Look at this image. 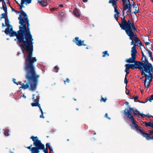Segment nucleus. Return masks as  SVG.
<instances>
[{
  "instance_id": "nucleus-1",
  "label": "nucleus",
  "mask_w": 153,
  "mask_h": 153,
  "mask_svg": "<svg viewBox=\"0 0 153 153\" xmlns=\"http://www.w3.org/2000/svg\"><path fill=\"white\" fill-rule=\"evenodd\" d=\"M10 34V37H16L17 44L23 52L25 51L27 53V56L25 59L24 69L26 71L25 77L27 80L28 82H27L25 84L23 83L19 88H22L25 90L29 88L30 84V89L32 91H34L36 90L40 76L36 74L34 64L37 61V59L36 57H32L33 49L29 43L27 44L25 42L26 38L23 33L20 31V29L16 32L13 31L12 28V31H11Z\"/></svg>"
},
{
  "instance_id": "nucleus-2",
  "label": "nucleus",
  "mask_w": 153,
  "mask_h": 153,
  "mask_svg": "<svg viewBox=\"0 0 153 153\" xmlns=\"http://www.w3.org/2000/svg\"><path fill=\"white\" fill-rule=\"evenodd\" d=\"M18 19L19 20V23L20 25L19 26L20 31L23 33L25 37L26 38L25 42L27 44L29 43L32 49H33V38L32 36L29 27L30 25L29 23L27 24V27L26 23L24 20V18L20 15H19Z\"/></svg>"
},
{
  "instance_id": "nucleus-3",
  "label": "nucleus",
  "mask_w": 153,
  "mask_h": 153,
  "mask_svg": "<svg viewBox=\"0 0 153 153\" xmlns=\"http://www.w3.org/2000/svg\"><path fill=\"white\" fill-rule=\"evenodd\" d=\"M129 108V109L126 108L124 110V114L125 116H127V117L130 119L132 122L133 124L134 125V126L135 129H138L139 127L137 125L134 120L131 111H133V114L134 115L137 116L139 115L140 112L137 109H135L134 110L133 108L130 107L129 106H128Z\"/></svg>"
},
{
  "instance_id": "nucleus-4",
  "label": "nucleus",
  "mask_w": 153,
  "mask_h": 153,
  "mask_svg": "<svg viewBox=\"0 0 153 153\" xmlns=\"http://www.w3.org/2000/svg\"><path fill=\"white\" fill-rule=\"evenodd\" d=\"M124 11L123 9L122 11V15L123 18H121V23H119V25L122 29L124 30L128 28H130L131 26L134 25L133 24L131 23L130 20H128L127 21L125 19V16H124Z\"/></svg>"
},
{
  "instance_id": "nucleus-5",
  "label": "nucleus",
  "mask_w": 153,
  "mask_h": 153,
  "mask_svg": "<svg viewBox=\"0 0 153 153\" xmlns=\"http://www.w3.org/2000/svg\"><path fill=\"white\" fill-rule=\"evenodd\" d=\"M30 138L33 142V145L40 150H43L45 148V145L43 144L40 140H39L37 137L31 136Z\"/></svg>"
},
{
  "instance_id": "nucleus-6",
  "label": "nucleus",
  "mask_w": 153,
  "mask_h": 153,
  "mask_svg": "<svg viewBox=\"0 0 153 153\" xmlns=\"http://www.w3.org/2000/svg\"><path fill=\"white\" fill-rule=\"evenodd\" d=\"M142 67L146 73L153 72V66L149 62L148 60L143 62Z\"/></svg>"
},
{
  "instance_id": "nucleus-7",
  "label": "nucleus",
  "mask_w": 153,
  "mask_h": 153,
  "mask_svg": "<svg viewBox=\"0 0 153 153\" xmlns=\"http://www.w3.org/2000/svg\"><path fill=\"white\" fill-rule=\"evenodd\" d=\"M131 26L130 28H128V29L132 37L134 39V41L136 43H139L140 42V40L137 37V35L135 33V31L137 32V31L134 25Z\"/></svg>"
},
{
  "instance_id": "nucleus-8",
  "label": "nucleus",
  "mask_w": 153,
  "mask_h": 153,
  "mask_svg": "<svg viewBox=\"0 0 153 153\" xmlns=\"http://www.w3.org/2000/svg\"><path fill=\"white\" fill-rule=\"evenodd\" d=\"M136 130L137 131H139L141 134L144 137H146V140H153V136H152L151 137L150 136H149V134L143 131V129L141 127H140L138 128V129H136Z\"/></svg>"
},
{
  "instance_id": "nucleus-9",
  "label": "nucleus",
  "mask_w": 153,
  "mask_h": 153,
  "mask_svg": "<svg viewBox=\"0 0 153 153\" xmlns=\"http://www.w3.org/2000/svg\"><path fill=\"white\" fill-rule=\"evenodd\" d=\"M73 42H75L76 45L79 46H80L82 45L84 46H86L87 45L84 44V41H82L81 39H79V38L78 37H76L74 39H73Z\"/></svg>"
},
{
  "instance_id": "nucleus-10",
  "label": "nucleus",
  "mask_w": 153,
  "mask_h": 153,
  "mask_svg": "<svg viewBox=\"0 0 153 153\" xmlns=\"http://www.w3.org/2000/svg\"><path fill=\"white\" fill-rule=\"evenodd\" d=\"M125 31V32L126 33V34L129 36V39L130 40H132L131 42V45H133L134 46H135V47L136 46V45L135 43L134 42V39L131 36V35L130 33L129 30H128V29L124 30Z\"/></svg>"
},
{
  "instance_id": "nucleus-11",
  "label": "nucleus",
  "mask_w": 153,
  "mask_h": 153,
  "mask_svg": "<svg viewBox=\"0 0 153 153\" xmlns=\"http://www.w3.org/2000/svg\"><path fill=\"white\" fill-rule=\"evenodd\" d=\"M134 65L136 68L141 70L142 69V66L143 62L140 61H138L135 60L134 62Z\"/></svg>"
},
{
  "instance_id": "nucleus-12",
  "label": "nucleus",
  "mask_w": 153,
  "mask_h": 153,
  "mask_svg": "<svg viewBox=\"0 0 153 153\" xmlns=\"http://www.w3.org/2000/svg\"><path fill=\"white\" fill-rule=\"evenodd\" d=\"M39 97L38 96H36V99L33 100V102L31 103V105L33 106H39L40 104L39 103Z\"/></svg>"
},
{
  "instance_id": "nucleus-13",
  "label": "nucleus",
  "mask_w": 153,
  "mask_h": 153,
  "mask_svg": "<svg viewBox=\"0 0 153 153\" xmlns=\"http://www.w3.org/2000/svg\"><path fill=\"white\" fill-rule=\"evenodd\" d=\"M21 15L24 16V21L25 20L26 22V24H29V20L28 19V17L26 13L24 11H22L21 12Z\"/></svg>"
},
{
  "instance_id": "nucleus-14",
  "label": "nucleus",
  "mask_w": 153,
  "mask_h": 153,
  "mask_svg": "<svg viewBox=\"0 0 153 153\" xmlns=\"http://www.w3.org/2000/svg\"><path fill=\"white\" fill-rule=\"evenodd\" d=\"M131 57L128 59H126V62L128 63H134L135 62L136 56H131Z\"/></svg>"
},
{
  "instance_id": "nucleus-15",
  "label": "nucleus",
  "mask_w": 153,
  "mask_h": 153,
  "mask_svg": "<svg viewBox=\"0 0 153 153\" xmlns=\"http://www.w3.org/2000/svg\"><path fill=\"white\" fill-rule=\"evenodd\" d=\"M65 10H63L60 13L59 15V17L61 20H63L65 17Z\"/></svg>"
},
{
  "instance_id": "nucleus-16",
  "label": "nucleus",
  "mask_w": 153,
  "mask_h": 153,
  "mask_svg": "<svg viewBox=\"0 0 153 153\" xmlns=\"http://www.w3.org/2000/svg\"><path fill=\"white\" fill-rule=\"evenodd\" d=\"M131 4L130 3V2H127V3H126V2L125 3V4L124 5H123V9L124 10H125L128 9V8H131Z\"/></svg>"
},
{
  "instance_id": "nucleus-17",
  "label": "nucleus",
  "mask_w": 153,
  "mask_h": 153,
  "mask_svg": "<svg viewBox=\"0 0 153 153\" xmlns=\"http://www.w3.org/2000/svg\"><path fill=\"white\" fill-rule=\"evenodd\" d=\"M8 28H6L4 31H3V32L4 31L5 33L7 35L9 34H10L11 31H12V26L11 25L10 27H8Z\"/></svg>"
},
{
  "instance_id": "nucleus-18",
  "label": "nucleus",
  "mask_w": 153,
  "mask_h": 153,
  "mask_svg": "<svg viewBox=\"0 0 153 153\" xmlns=\"http://www.w3.org/2000/svg\"><path fill=\"white\" fill-rule=\"evenodd\" d=\"M131 56H136V54H137V50L136 49V47H135L134 46H133L132 48H131Z\"/></svg>"
},
{
  "instance_id": "nucleus-19",
  "label": "nucleus",
  "mask_w": 153,
  "mask_h": 153,
  "mask_svg": "<svg viewBox=\"0 0 153 153\" xmlns=\"http://www.w3.org/2000/svg\"><path fill=\"white\" fill-rule=\"evenodd\" d=\"M39 150H40L36 147H33L31 148V153H39L40 152Z\"/></svg>"
},
{
  "instance_id": "nucleus-20",
  "label": "nucleus",
  "mask_w": 153,
  "mask_h": 153,
  "mask_svg": "<svg viewBox=\"0 0 153 153\" xmlns=\"http://www.w3.org/2000/svg\"><path fill=\"white\" fill-rule=\"evenodd\" d=\"M5 24L4 25V23H2V27H10L11 25L10 24L9 20H8L7 19L5 20Z\"/></svg>"
},
{
  "instance_id": "nucleus-21",
  "label": "nucleus",
  "mask_w": 153,
  "mask_h": 153,
  "mask_svg": "<svg viewBox=\"0 0 153 153\" xmlns=\"http://www.w3.org/2000/svg\"><path fill=\"white\" fill-rule=\"evenodd\" d=\"M143 124H145L146 127L149 126L153 128V123H152L150 122L147 123L146 122L143 121Z\"/></svg>"
},
{
  "instance_id": "nucleus-22",
  "label": "nucleus",
  "mask_w": 153,
  "mask_h": 153,
  "mask_svg": "<svg viewBox=\"0 0 153 153\" xmlns=\"http://www.w3.org/2000/svg\"><path fill=\"white\" fill-rule=\"evenodd\" d=\"M141 53L142 54V57L141 58V60L143 62H144L147 60H148L146 56L144 55L143 52L142 51Z\"/></svg>"
},
{
  "instance_id": "nucleus-23",
  "label": "nucleus",
  "mask_w": 153,
  "mask_h": 153,
  "mask_svg": "<svg viewBox=\"0 0 153 153\" xmlns=\"http://www.w3.org/2000/svg\"><path fill=\"white\" fill-rule=\"evenodd\" d=\"M141 53L142 54V57L141 58V60L143 62H144L147 60H148L146 56L144 55L143 52L142 51Z\"/></svg>"
},
{
  "instance_id": "nucleus-24",
  "label": "nucleus",
  "mask_w": 153,
  "mask_h": 153,
  "mask_svg": "<svg viewBox=\"0 0 153 153\" xmlns=\"http://www.w3.org/2000/svg\"><path fill=\"white\" fill-rule=\"evenodd\" d=\"M73 13L74 15L76 17H79V13L78 10L76 8H75L74 9Z\"/></svg>"
},
{
  "instance_id": "nucleus-25",
  "label": "nucleus",
  "mask_w": 153,
  "mask_h": 153,
  "mask_svg": "<svg viewBox=\"0 0 153 153\" xmlns=\"http://www.w3.org/2000/svg\"><path fill=\"white\" fill-rule=\"evenodd\" d=\"M144 51H147L148 52V54H149V56L150 57H152V56H153L152 54L153 52V51L152 50V51L148 50L146 49H145V50H144Z\"/></svg>"
},
{
  "instance_id": "nucleus-26",
  "label": "nucleus",
  "mask_w": 153,
  "mask_h": 153,
  "mask_svg": "<svg viewBox=\"0 0 153 153\" xmlns=\"http://www.w3.org/2000/svg\"><path fill=\"white\" fill-rule=\"evenodd\" d=\"M144 77H145V79L144 80V85H145L146 84L147 80H149L150 78L149 75H147L146 74H144Z\"/></svg>"
},
{
  "instance_id": "nucleus-27",
  "label": "nucleus",
  "mask_w": 153,
  "mask_h": 153,
  "mask_svg": "<svg viewBox=\"0 0 153 153\" xmlns=\"http://www.w3.org/2000/svg\"><path fill=\"white\" fill-rule=\"evenodd\" d=\"M108 3L112 4V6L114 7L117 6V2L114 0H109Z\"/></svg>"
},
{
  "instance_id": "nucleus-28",
  "label": "nucleus",
  "mask_w": 153,
  "mask_h": 153,
  "mask_svg": "<svg viewBox=\"0 0 153 153\" xmlns=\"http://www.w3.org/2000/svg\"><path fill=\"white\" fill-rule=\"evenodd\" d=\"M4 3L2 2V7H1V9H3V10L4 11V12L5 13H7V7L6 6V5H5V6H4Z\"/></svg>"
},
{
  "instance_id": "nucleus-29",
  "label": "nucleus",
  "mask_w": 153,
  "mask_h": 153,
  "mask_svg": "<svg viewBox=\"0 0 153 153\" xmlns=\"http://www.w3.org/2000/svg\"><path fill=\"white\" fill-rule=\"evenodd\" d=\"M7 13H3L1 14V16L0 17L1 20L3 19L4 18L5 19V20H6V19H7L8 20H9L8 19V18L7 17H6V15H7Z\"/></svg>"
},
{
  "instance_id": "nucleus-30",
  "label": "nucleus",
  "mask_w": 153,
  "mask_h": 153,
  "mask_svg": "<svg viewBox=\"0 0 153 153\" xmlns=\"http://www.w3.org/2000/svg\"><path fill=\"white\" fill-rule=\"evenodd\" d=\"M9 130L8 129H6L4 130V135L7 136H8L10 135L9 134Z\"/></svg>"
},
{
  "instance_id": "nucleus-31",
  "label": "nucleus",
  "mask_w": 153,
  "mask_h": 153,
  "mask_svg": "<svg viewBox=\"0 0 153 153\" xmlns=\"http://www.w3.org/2000/svg\"><path fill=\"white\" fill-rule=\"evenodd\" d=\"M153 100V94L152 95L149 97H148L146 99V101H149L150 102H152V101Z\"/></svg>"
},
{
  "instance_id": "nucleus-32",
  "label": "nucleus",
  "mask_w": 153,
  "mask_h": 153,
  "mask_svg": "<svg viewBox=\"0 0 153 153\" xmlns=\"http://www.w3.org/2000/svg\"><path fill=\"white\" fill-rule=\"evenodd\" d=\"M25 3L24 2L22 1L21 0V3L20 4H19V6L20 7V10H21V11H23L22 10V7H24V6H23V4Z\"/></svg>"
},
{
  "instance_id": "nucleus-33",
  "label": "nucleus",
  "mask_w": 153,
  "mask_h": 153,
  "mask_svg": "<svg viewBox=\"0 0 153 153\" xmlns=\"http://www.w3.org/2000/svg\"><path fill=\"white\" fill-rule=\"evenodd\" d=\"M149 80V82H148V84L147 85H146V84L145 85H144L145 87L146 88H148L149 87V85L150 84L151 82L152 81V79H150Z\"/></svg>"
},
{
  "instance_id": "nucleus-34",
  "label": "nucleus",
  "mask_w": 153,
  "mask_h": 153,
  "mask_svg": "<svg viewBox=\"0 0 153 153\" xmlns=\"http://www.w3.org/2000/svg\"><path fill=\"white\" fill-rule=\"evenodd\" d=\"M103 54L102 55V56L103 57H105V56H109V54L108 53V51H105L103 52Z\"/></svg>"
},
{
  "instance_id": "nucleus-35",
  "label": "nucleus",
  "mask_w": 153,
  "mask_h": 153,
  "mask_svg": "<svg viewBox=\"0 0 153 153\" xmlns=\"http://www.w3.org/2000/svg\"><path fill=\"white\" fill-rule=\"evenodd\" d=\"M125 66L126 67V69L125 70V71H128L129 70V69L131 68L129 64H126Z\"/></svg>"
},
{
  "instance_id": "nucleus-36",
  "label": "nucleus",
  "mask_w": 153,
  "mask_h": 153,
  "mask_svg": "<svg viewBox=\"0 0 153 153\" xmlns=\"http://www.w3.org/2000/svg\"><path fill=\"white\" fill-rule=\"evenodd\" d=\"M42 7H45L47 5V0H44L42 1Z\"/></svg>"
},
{
  "instance_id": "nucleus-37",
  "label": "nucleus",
  "mask_w": 153,
  "mask_h": 153,
  "mask_svg": "<svg viewBox=\"0 0 153 153\" xmlns=\"http://www.w3.org/2000/svg\"><path fill=\"white\" fill-rule=\"evenodd\" d=\"M114 12L116 13V14H117V15H119V14L120 13V12L118 10L117 8V6H116L115 7H114Z\"/></svg>"
},
{
  "instance_id": "nucleus-38",
  "label": "nucleus",
  "mask_w": 153,
  "mask_h": 153,
  "mask_svg": "<svg viewBox=\"0 0 153 153\" xmlns=\"http://www.w3.org/2000/svg\"><path fill=\"white\" fill-rule=\"evenodd\" d=\"M130 68L132 69H134L136 68L134 64H129Z\"/></svg>"
},
{
  "instance_id": "nucleus-39",
  "label": "nucleus",
  "mask_w": 153,
  "mask_h": 153,
  "mask_svg": "<svg viewBox=\"0 0 153 153\" xmlns=\"http://www.w3.org/2000/svg\"><path fill=\"white\" fill-rule=\"evenodd\" d=\"M139 115H140L142 117H144L145 116H147L149 117V118L151 117L150 116H149L148 114H146V115L144 114H140H140H139Z\"/></svg>"
},
{
  "instance_id": "nucleus-40",
  "label": "nucleus",
  "mask_w": 153,
  "mask_h": 153,
  "mask_svg": "<svg viewBox=\"0 0 153 153\" xmlns=\"http://www.w3.org/2000/svg\"><path fill=\"white\" fill-rule=\"evenodd\" d=\"M46 148L45 149H47V150L48 151V148L49 149V148H51L50 146V143H47L46 144Z\"/></svg>"
},
{
  "instance_id": "nucleus-41",
  "label": "nucleus",
  "mask_w": 153,
  "mask_h": 153,
  "mask_svg": "<svg viewBox=\"0 0 153 153\" xmlns=\"http://www.w3.org/2000/svg\"><path fill=\"white\" fill-rule=\"evenodd\" d=\"M147 73L149 74V75L150 77V79H153V76H152V74L153 73L152 72H150V73Z\"/></svg>"
},
{
  "instance_id": "nucleus-42",
  "label": "nucleus",
  "mask_w": 153,
  "mask_h": 153,
  "mask_svg": "<svg viewBox=\"0 0 153 153\" xmlns=\"http://www.w3.org/2000/svg\"><path fill=\"white\" fill-rule=\"evenodd\" d=\"M133 4V6L134 8H135V9H136L137 10V9L138 8L137 7V5L136 6V4L135 3L132 1Z\"/></svg>"
},
{
  "instance_id": "nucleus-43",
  "label": "nucleus",
  "mask_w": 153,
  "mask_h": 153,
  "mask_svg": "<svg viewBox=\"0 0 153 153\" xmlns=\"http://www.w3.org/2000/svg\"><path fill=\"white\" fill-rule=\"evenodd\" d=\"M139 46L140 47H142L144 49V50H145V49H146L144 46V45L142 44V43L140 42L139 43Z\"/></svg>"
},
{
  "instance_id": "nucleus-44",
  "label": "nucleus",
  "mask_w": 153,
  "mask_h": 153,
  "mask_svg": "<svg viewBox=\"0 0 153 153\" xmlns=\"http://www.w3.org/2000/svg\"><path fill=\"white\" fill-rule=\"evenodd\" d=\"M16 79H14V78H13V82L16 84L17 85H18L19 83H20L21 82H19V83H17V82H16Z\"/></svg>"
},
{
  "instance_id": "nucleus-45",
  "label": "nucleus",
  "mask_w": 153,
  "mask_h": 153,
  "mask_svg": "<svg viewBox=\"0 0 153 153\" xmlns=\"http://www.w3.org/2000/svg\"><path fill=\"white\" fill-rule=\"evenodd\" d=\"M114 17L116 19V20L117 21L118 20V15H117V14H114Z\"/></svg>"
},
{
  "instance_id": "nucleus-46",
  "label": "nucleus",
  "mask_w": 153,
  "mask_h": 153,
  "mask_svg": "<svg viewBox=\"0 0 153 153\" xmlns=\"http://www.w3.org/2000/svg\"><path fill=\"white\" fill-rule=\"evenodd\" d=\"M107 100V99L106 97H105V98H104L102 97V96H101V100L104 102H105L106 100Z\"/></svg>"
},
{
  "instance_id": "nucleus-47",
  "label": "nucleus",
  "mask_w": 153,
  "mask_h": 153,
  "mask_svg": "<svg viewBox=\"0 0 153 153\" xmlns=\"http://www.w3.org/2000/svg\"><path fill=\"white\" fill-rule=\"evenodd\" d=\"M54 69L53 71L55 72H57V65L56 66L54 67Z\"/></svg>"
},
{
  "instance_id": "nucleus-48",
  "label": "nucleus",
  "mask_w": 153,
  "mask_h": 153,
  "mask_svg": "<svg viewBox=\"0 0 153 153\" xmlns=\"http://www.w3.org/2000/svg\"><path fill=\"white\" fill-rule=\"evenodd\" d=\"M70 81L69 79L68 78H67L64 81V84H66V82H67L68 83H69Z\"/></svg>"
},
{
  "instance_id": "nucleus-49",
  "label": "nucleus",
  "mask_w": 153,
  "mask_h": 153,
  "mask_svg": "<svg viewBox=\"0 0 153 153\" xmlns=\"http://www.w3.org/2000/svg\"><path fill=\"white\" fill-rule=\"evenodd\" d=\"M124 81L125 83L127 85V84L128 81L127 80L126 77H125Z\"/></svg>"
},
{
  "instance_id": "nucleus-50",
  "label": "nucleus",
  "mask_w": 153,
  "mask_h": 153,
  "mask_svg": "<svg viewBox=\"0 0 153 153\" xmlns=\"http://www.w3.org/2000/svg\"><path fill=\"white\" fill-rule=\"evenodd\" d=\"M128 10H127V12H128L131 13V8H128Z\"/></svg>"
},
{
  "instance_id": "nucleus-51",
  "label": "nucleus",
  "mask_w": 153,
  "mask_h": 153,
  "mask_svg": "<svg viewBox=\"0 0 153 153\" xmlns=\"http://www.w3.org/2000/svg\"><path fill=\"white\" fill-rule=\"evenodd\" d=\"M41 114L40 116V118H44L45 117L43 116V112H41Z\"/></svg>"
},
{
  "instance_id": "nucleus-52",
  "label": "nucleus",
  "mask_w": 153,
  "mask_h": 153,
  "mask_svg": "<svg viewBox=\"0 0 153 153\" xmlns=\"http://www.w3.org/2000/svg\"><path fill=\"white\" fill-rule=\"evenodd\" d=\"M139 8H138L137 10L136 9H135V11H134V12L132 13H134V14H135L136 13H138L139 12Z\"/></svg>"
},
{
  "instance_id": "nucleus-53",
  "label": "nucleus",
  "mask_w": 153,
  "mask_h": 153,
  "mask_svg": "<svg viewBox=\"0 0 153 153\" xmlns=\"http://www.w3.org/2000/svg\"><path fill=\"white\" fill-rule=\"evenodd\" d=\"M143 41L145 42V44L146 45H150L151 44L150 42H145L144 40H143Z\"/></svg>"
},
{
  "instance_id": "nucleus-54",
  "label": "nucleus",
  "mask_w": 153,
  "mask_h": 153,
  "mask_svg": "<svg viewBox=\"0 0 153 153\" xmlns=\"http://www.w3.org/2000/svg\"><path fill=\"white\" fill-rule=\"evenodd\" d=\"M142 69V71H141V75H143L144 74H145V72L143 68Z\"/></svg>"
},
{
  "instance_id": "nucleus-55",
  "label": "nucleus",
  "mask_w": 153,
  "mask_h": 153,
  "mask_svg": "<svg viewBox=\"0 0 153 153\" xmlns=\"http://www.w3.org/2000/svg\"><path fill=\"white\" fill-rule=\"evenodd\" d=\"M138 96H137L136 97H134V101L135 102H137L136 101V100L138 99Z\"/></svg>"
},
{
  "instance_id": "nucleus-56",
  "label": "nucleus",
  "mask_w": 153,
  "mask_h": 153,
  "mask_svg": "<svg viewBox=\"0 0 153 153\" xmlns=\"http://www.w3.org/2000/svg\"><path fill=\"white\" fill-rule=\"evenodd\" d=\"M38 2H39L40 4V5L42 6V0L40 1L38 0Z\"/></svg>"
},
{
  "instance_id": "nucleus-57",
  "label": "nucleus",
  "mask_w": 153,
  "mask_h": 153,
  "mask_svg": "<svg viewBox=\"0 0 153 153\" xmlns=\"http://www.w3.org/2000/svg\"><path fill=\"white\" fill-rule=\"evenodd\" d=\"M105 117L109 120L111 119V118L110 117H108V114L107 113H106L105 114Z\"/></svg>"
},
{
  "instance_id": "nucleus-58",
  "label": "nucleus",
  "mask_w": 153,
  "mask_h": 153,
  "mask_svg": "<svg viewBox=\"0 0 153 153\" xmlns=\"http://www.w3.org/2000/svg\"><path fill=\"white\" fill-rule=\"evenodd\" d=\"M32 146V145L31 144L30 146L27 147L26 148H27L28 149L30 150L31 151V147Z\"/></svg>"
},
{
  "instance_id": "nucleus-59",
  "label": "nucleus",
  "mask_w": 153,
  "mask_h": 153,
  "mask_svg": "<svg viewBox=\"0 0 153 153\" xmlns=\"http://www.w3.org/2000/svg\"><path fill=\"white\" fill-rule=\"evenodd\" d=\"M50 10L52 12L53 11H54L55 10H57V8L54 7L52 8H50Z\"/></svg>"
},
{
  "instance_id": "nucleus-60",
  "label": "nucleus",
  "mask_w": 153,
  "mask_h": 153,
  "mask_svg": "<svg viewBox=\"0 0 153 153\" xmlns=\"http://www.w3.org/2000/svg\"><path fill=\"white\" fill-rule=\"evenodd\" d=\"M43 151L45 153H48V151L47 150V149H45V148L44 149H43Z\"/></svg>"
},
{
  "instance_id": "nucleus-61",
  "label": "nucleus",
  "mask_w": 153,
  "mask_h": 153,
  "mask_svg": "<svg viewBox=\"0 0 153 153\" xmlns=\"http://www.w3.org/2000/svg\"><path fill=\"white\" fill-rule=\"evenodd\" d=\"M38 107H39V109H40V110L41 111V112H43L42 109L41 108L40 104L39 105V106H38Z\"/></svg>"
},
{
  "instance_id": "nucleus-62",
  "label": "nucleus",
  "mask_w": 153,
  "mask_h": 153,
  "mask_svg": "<svg viewBox=\"0 0 153 153\" xmlns=\"http://www.w3.org/2000/svg\"><path fill=\"white\" fill-rule=\"evenodd\" d=\"M149 132L150 134H149V135H152V133H153V130H149Z\"/></svg>"
},
{
  "instance_id": "nucleus-63",
  "label": "nucleus",
  "mask_w": 153,
  "mask_h": 153,
  "mask_svg": "<svg viewBox=\"0 0 153 153\" xmlns=\"http://www.w3.org/2000/svg\"><path fill=\"white\" fill-rule=\"evenodd\" d=\"M123 2V5L125 4V3L126 2V0H122Z\"/></svg>"
},
{
  "instance_id": "nucleus-64",
  "label": "nucleus",
  "mask_w": 153,
  "mask_h": 153,
  "mask_svg": "<svg viewBox=\"0 0 153 153\" xmlns=\"http://www.w3.org/2000/svg\"><path fill=\"white\" fill-rule=\"evenodd\" d=\"M59 7H64V5L62 4H59Z\"/></svg>"
}]
</instances>
